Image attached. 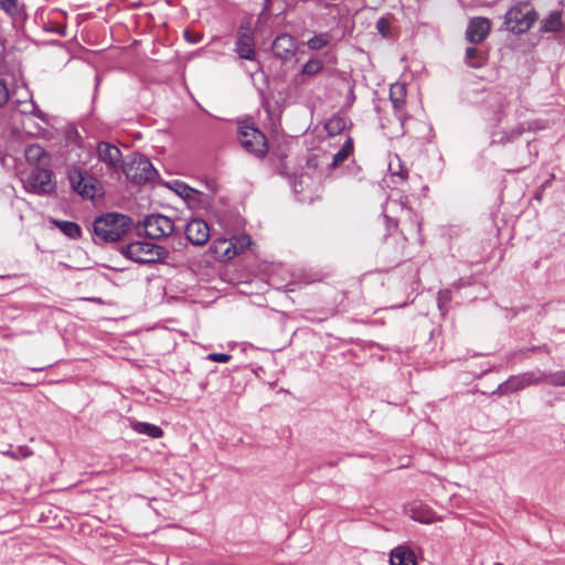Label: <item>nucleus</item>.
<instances>
[{"mask_svg":"<svg viewBox=\"0 0 565 565\" xmlns=\"http://www.w3.org/2000/svg\"><path fill=\"white\" fill-rule=\"evenodd\" d=\"M132 218L122 213L107 212L95 217L93 222V235L96 244L117 243L131 230Z\"/></svg>","mask_w":565,"mask_h":565,"instance_id":"1","label":"nucleus"},{"mask_svg":"<svg viewBox=\"0 0 565 565\" xmlns=\"http://www.w3.org/2000/svg\"><path fill=\"white\" fill-rule=\"evenodd\" d=\"M120 253L140 265L163 263L169 256L167 248L146 241H136L121 246Z\"/></svg>","mask_w":565,"mask_h":565,"instance_id":"2","label":"nucleus"},{"mask_svg":"<svg viewBox=\"0 0 565 565\" xmlns=\"http://www.w3.org/2000/svg\"><path fill=\"white\" fill-rule=\"evenodd\" d=\"M537 20V13L527 1L518 2L511 7L504 15L505 29L514 34H522L530 30Z\"/></svg>","mask_w":565,"mask_h":565,"instance_id":"3","label":"nucleus"},{"mask_svg":"<svg viewBox=\"0 0 565 565\" xmlns=\"http://www.w3.org/2000/svg\"><path fill=\"white\" fill-rule=\"evenodd\" d=\"M234 53L238 60H245L255 64L254 72L260 70V62L257 58L256 39L249 23H242L236 32Z\"/></svg>","mask_w":565,"mask_h":565,"instance_id":"4","label":"nucleus"},{"mask_svg":"<svg viewBox=\"0 0 565 565\" xmlns=\"http://www.w3.org/2000/svg\"><path fill=\"white\" fill-rule=\"evenodd\" d=\"M67 179L73 191L85 200H93L102 189L100 182L94 175L77 166L68 168Z\"/></svg>","mask_w":565,"mask_h":565,"instance_id":"5","label":"nucleus"},{"mask_svg":"<svg viewBox=\"0 0 565 565\" xmlns=\"http://www.w3.org/2000/svg\"><path fill=\"white\" fill-rule=\"evenodd\" d=\"M238 140L242 147L256 158H264L268 152L265 134L253 125H242L238 127Z\"/></svg>","mask_w":565,"mask_h":565,"instance_id":"6","label":"nucleus"},{"mask_svg":"<svg viewBox=\"0 0 565 565\" xmlns=\"http://www.w3.org/2000/svg\"><path fill=\"white\" fill-rule=\"evenodd\" d=\"M122 173H125L127 179L136 184L153 182L159 178V172L156 170L151 161L145 156H139L131 162L126 163Z\"/></svg>","mask_w":565,"mask_h":565,"instance_id":"7","label":"nucleus"},{"mask_svg":"<svg viewBox=\"0 0 565 565\" xmlns=\"http://www.w3.org/2000/svg\"><path fill=\"white\" fill-rule=\"evenodd\" d=\"M50 166L33 168L28 177V189L36 194H50L55 191L56 183Z\"/></svg>","mask_w":565,"mask_h":565,"instance_id":"8","label":"nucleus"},{"mask_svg":"<svg viewBox=\"0 0 565 565\" xmlns=\"http://www.w3.org/2000/svg\"><path fill=\"white\" fill-rule=\"evenodd\" d=\"M140 225H142L145 234L152 239L166 237L174 231V222L163 214L146 215Z\"/></svg>","mask_w":565,"mask_h":565,"instance_id":"9","label":"nucleus"},{"mask_svg":"<svg viewBox=\"0 0 565 565\" xmlns=\"http://www.w3.org/2000/svg\"><path fill=\"white\" fill-rule=\"evenodd\" d=\"M97 158L100 162L106 164L107 170L111 173L122 172L126 162L122 159L120 149L107 141H99L96 147Z\"/></svg>","mask_w":565,"mask_h":565,"instance_id":"10","label":"nucleus"},{"mask_svg":"<svg viewBox=\"0 0 565 565\" xmlns=\"http://www.w3.org/2000/svg\"><path fill=\"white\" fill-rule=\"evenodd\" d=\"M298 50L296 39L288 33L278 34L271 44V51L276 58L288 62L290 61Z\"/></svg>","mask_w":565,"mask_h":565,"instance_id":"11","label":"nucleus"},{"mask_svg":"<svg viewBox=\"0 0 565 565\" xmlns=\"http://www.w3.org/2000/svg\"><path fill=\"white\" fill-rule=\"evenodd\" d=\"M536 121L519 122L511 130H502L497 134L498 138H493L491 145L507 146L518 140L525 131H535L541 129Z\"/></svg>","mask_w":565,"mask_h":565,"instance_id":"12","label":"nucleus"},{"mask_svg":"<svg viewBox=\"0 0 565 565\" xmlns=\"http://www.w3.org/2000/svg\"><path fill=\"white\" fill-rule=\"evenodd\" d=\"M184 233L186 239L195 246L204 245L210 238V227L202 218L191 220L186 224Z\"/></svg>","mask_w":565,"mask_h":565,"instance_id":"13","label":"nucleus"},{"mask_svg":"<svg viewBox=\"0 0 565 565\" xmlns=\"http://www.w3.org/2000/svg\"><path fill=\"white\" fill-rule=\"evenodd\" d=\"M490 20L483 17L473 18L469 21L466 30V39L472 44L481 43L490 32Z\"/></svg>","mask_w":565,"mask_h":565,"instance_id":"14","label":"nucleus"},{"mask_svg":"<svg viewBox=\"0 0 565 565\" xmlns=\"http://www.w3.org/2000/svg\"><path fill=\"white\" fill-rule=\"evenodd\" d=\"M406 511L409 518L423 524H430L437 521L436 512L422 501L409 503Z\"/></svg>","mask_w":565,"mask_h":565,"instance_id":"15","label":"nucleus"},{"mask_svg":"<svg viewBox=\"0 0 565 565\" xmlns=\"http://www.w3.org/2000/svg\"><path fill=\"white\" fill-rule=\"evenodd\" d=\"M24 157L33 168L51 166V154L40 145H29L24 150Z\"/></svg>","mask_w":565,"mask_h":565,"instance_id":"16","label":"nucleus"},{"mask_svg":"<svg viewBox=\"0 0 565 565\" xmlns=\"http://www.w3.org/2000/svg\"><path fill=\"white\" fill-rule=\"evenodd\" d=\"M390 100L393 105L396 116L402 119V111L406 104V87L404 84L395 83L390 88Z\"/></svg>","mask_w":565,"mask_h":565,"instance_id":"17","label":"nucleus"},{"mask_svg":"<svg viewBox=\"0 0 565 565\" xmlns=\"http://www.w3.org/2000/svg\"><path fill=\"white\" fill-rule=\"evenodd\" d=\"M565 29L563 21V11L554 10L541 22V31L543 33H558Z\"/></svg>","mask_w":565,"mask_h":565,"instance_id":"18","label":"nucleus"},{"mask_svg":"<svg viewBox=\"0 0 565 565\" xmlns=\"http://www.w3.org/2000/svg\"><path fill=\"white\" fill-rule=\"evenodd\" d=\"M391 565H417L415 553L407 546L395 547L390 555Z\"/></svg>","mask_w":565,"mask_h":565,"instance_id":"19","label":"nucleus"},{"mask_svg":"<svg viewBox=\"0 0 565 565\" xmlns=\"http://www.w3.org/2000/svg\"><path fill=\"white\" fill-rule=\"evenodd\" d=\"M463 60L468 67L481 68L488 62V54L476 46H468Z\"/></svg>","mask_w":565,"mask_h":565,"instance_id":"20","label":"nucleus"},{"mask_svg":"<svg viewBox=\"0 0 565 565\" xmlns=\"http://www.w3.org/2000/svg\"><path fill=\"white\" fill-rule=\"evenodd\" d=\"M52 223L68 238L78 239L82 237V228L76 222L52 220Z\"/></svg>","mask_w":565,"mask_h":565,"instance_id":"21","label":"nucleus"},{"mask_svg":"<svg viewBox=\"0 0 565 565\" xmlns=\"http://www.w3.org/2000/svg\"><path fill=\"white\" fill-rule=\"evenodd\" d=\"M354 142L352 137H348L343 142L342 147L339 151L333 156L332 162L330 164L331 168H338L340 164L344 162L353 153Z\"/></svg>","mask_w":565,"mask_h":565,"instance_id":"22","label":"nucleus"},{"mask_svg":"<svg viewBox=\"0 0 565 565\" xmlns=\"http://www.w3.org/2000/svg\"><path fill=\"white\" fill-rule=\"evenodd\" d=\"M132 428L136 433H138L140 435H147L151 438H160L163 436L162 428L154 424L145 423V422H135L132 424Z\"/></svg>","mask_w":565,"mask_h":565,"instance_id":"23","label":"nucleus"},{"mask_svg":"<svg viewBox=\"0 0 565 565\" xmlns=\"http://www.w3.org/2000/svg\"><path fill=\"white\" fill-rule=\"evenodd\" d=\"M347 128V119L340 115H333L324 125L329 136H337L344 131Z\"/></svg>","mask_w":565,"mask_h":565,"instance_id":"24","label":"nucleus"},{"mask_svg":"<svg viewBox=\"0 0 565 565\" xmlns=\"http://www.w3.org/2000/svg\"><path fill=\"white\" fill-rule=\"evenodd\" d=\"M0 9L12 19L20 18L23 12V8L19 4L18 0H0Z\"/></svg>","mask_w":565,"mask_h":565,"instance_id":"25","label":"nucleus"},{"mask_svg":"<svg viewBox=\"0 0 565 565\" xmlns=\"http://www.w3.org/2000/svg\"><path fill=\"white\" fill-rule=\"evenodd\" d=\"M526 387L532 385L546 384V372L542 370H533L522 373Z\"/></svg>","mask_w":565,"mask_h":565,"instance_id":"26","label":"nucleus"},{"mask_svg":"<svg viewBox=\"0 0 565 565\" xmlns=\"http://www.w3.org/2000/svg\"><path fill=\"white\" fill-rule=\"evenodd\" d=\"M323 70V62L319 58H310L305 63L301 70L302 75L316 76Z\"/></svg>","mask_w":565,"mask_h":565,"instance_id":"27","label":"nucleus"},{"mask_svg":"<svg viewBox=\"0 0 565 565\" xmlns=\"http://www.w3.org/2000/svg\"><path fill=\"white\" fill-rule=\"evenodd\" d=\"M169 188L184 199L191 198L199 193V191L192 189L186 183L179 180H174L172 183H170Z\"/></svg>","mask_w":565,"mask_h":565,"instance_id":"28","label":"nucleus"},{"mask_svg":"<svg viewBox=\"0 0 565 565\" xmlns=\"http://www.w3.org/2000/svg\"><path fill=\"white\" fill-rule=\"evenodd\" d=\"M330 42V36L328 33L316 34L310 38L307 42V45L310 50L318 51L327 46Z\"/></svg>","mask_w":565,"mask_h":565,"instance_id":"29","label":"nucleus"},{"mask_svg":"<svg viewBox=\"0 0 565 565\" xmlns=\"http://www.w3.org/2000/svg\"><path fill=\"white\" fill-rule=\"evenodd\" d=\"M451 291L449 289H444L438 292L437 306L441 316L448 312V303L451 301Z\"/></svg>","mask_w":565,"mask_h":565,"instance_id":"30","label":"nucleus"},{"mask_svg":"<svg viewBox=\"0 0 565 565\" xmlns=\"http://www.w3.org/2000/svg\"><path fill=\"white\" fill-rule=\"evenodd\" d=\"M546 384L565 386V371L546 372Z\"/></svg>","mask_w":565,"mask_h":565,"instance_id":"31","label":"nucleus"},{"mask_svg":"<svg viewBox=\"0 0 565 565\" xmlns=\"http://www.w3.org/2000/svg\"><path fill=\"white\" fill-rule=\"evenodd\" d=\"M508 382H509V385H510V391L512 393L519 392V391H522V390L526 388V385H525L524 377H523L522 373L509 376L508 377Z\"/></svg>","mask_w":565,"mask_h":565,"instance_id":"32","label":"nucleus"},{"mask_svg":"<svg viewBox=\"0 0 565 565\" xmlns=\"http://www.w3.org/2000/svg\"><path fill=\"white\" fill-rule=\"evenodd\" d=\"M375 28L379 32V34L382 35V38L387 39L390 38V31H391V20L387 17H381L375 24Z\"/></svg>","mask_w":565,"mask_h":565,"instance_id":"33","label":"nucleus"},{"mask_svg":"<svg viewBox=\"0 0 565 565\" xmlns=\"http://www.w3.org/2000/svg\"><path fill=\"white\" fill-rule=\"evenodd\" d=\"M493 100L495 103V109L493 111V120L495 121L497 125H499L502 119H503V103H502V98L501 96L499 95H494L493 97Z\"/></svg>","mask_w":565,"mask_h":565,"instance_id":"34","label":"nucleus"},{"mask_svg":"<svg viewBox=\"0 0 565 565\" xmlns=\"http://www.w3.org/2000/svg\"><path fill=\"white\" fill-rule=\"evenodd\" d=\"M231 359H232V355L226 354V353H210L207 355V360H211V361L217 362V363H226Z\"/></svg>","mask_w":565,"mask_h":565,"instance_id":"35","label":"nucleus"},{"mask_svg":"<svg viewBox=\"0 0 565 565\" xmlns=\"http://www.w3.org/2000/svg\"><path fill=\"white\" fill-rule=\"evenodd\" d=\"M9 100V90L7 84L0 78V107H2Z\"/></svg>","mask_w":565,"mask_h":565,"instance_id":"36","label":"nucleus"},{"mask_svg":"<svg viewBox=\"0 0 565 565\" xmlns=\"http://www.w3.org/2000/svg\"><path fill=\"white\" fill-rule=\"evenodd\" d=\"M511 393L512 392L510 391V385H509L508 380L502 382L501 384H499L497 390L493 392V394H498V395H508Z\"/></svg>","mask_w":565,"mask_h":565,"instance_id":"37","label":"nucleus"},{"mask_svg":"<svg viewBox=\"0 0 565 565\" xmlns=\"http://www.w3.org/2000/svg\"><path fill=\"white\" fill-rule=\"evenodd\" d=\"M34 116H36L39 119H41L42 121L46 122L47 121V116L46 114H44L41 109L38 108V106L35 104H33V111Z\"/></svg>","mask_w":565,"mask_h":565,"instance_id":"38","label":"nucleus"},{"mask_svg":"<svg viewBox=\"0 0 565 565\" xmlns=\"http://www.w3.org/2000/svg\"><path fill=\"white\" fill-rule=\"evenodd\" d=\"M526 149L530 153V160H529V164H530V163H533L535 158L537 157V150H535L534 153L532 152V142L531 141H529L526 143Z\"/></svg>","mask_w":565,"mask_h":565,"instance_id":"39","label":"nucleus"},{"mask_svg":"<svg viewBox=\"0 0 565 565\" xmlns=\"http://www.w3.org/2000/svg\"><path fill=\"white\" fill-rule=\"evenodd\" d=\"M355 100V95L352 88L349 89V94L347 96V104L351 106Z\"/></svg>","mask_w":565,"mask_h":565,"instance_id":"40","label":"nucleus"},{"mask_svg":"<svg viewBox=\"0 0 565 565\" xmlns=\"http://www.w3.org/2000/svg\"><path fill=\"white\" fill-rule=\"evenodd\" d=\"M386 227L390 230L392 225L396 227L397 223L387 215H384Z\"/></svg>","mask_w":565,"mask_h":565,"instance_id":"41","label":"nucleus"},{"mask_svg":"<svg viewBox=\"0 0 565 565\" xmlns=\"http://www.w3.org/2000/svg\"><path fill=\"white\" fill-rule=\"evenodd\" d=\"M271 4H273V0H264L263 12L270 11Z\"/></svg>","mask_w":565,"mask_h":565,"instance_id":"42","label":"nucleus"},{"mask_svg":"<svg viewBox=\"0 0 565 565\" xmlns=\"http://www.w3.org/2000/svg\"><path fill=\"white\" fill-rule=\"evenodd\" d=\"M231 247H233V248H234L233 255H235V254H237V253H238L236 245H235V244H231V246H228V247L226 248L225 253H224L227 257H231V255H230Z\"/></svg>","mask_w":565,"mask_h":565,"instance_id":"43","label":"nucleus"},{"mask_svg":"<svg viewBox=\"0 0 565 565\" xmlns=\"http://www.w3.org/2000/svg\"><path fill=\"white\" fill-rule=\"evenodd\" d=\"M87 300L89 301H93V302H97V303H100L102 302V299L100 298H88Z\"/></svg>","mask_w":565,"mask_h":565,"instance_id":"44","label":"nucleus"},{"mask_svg":"<svg viewBox=\"0 0 565 565\" xmlns=\"http://www.w3.org/2000/svg\"><path fill=\"white\" fill-rule=\"evenodd\" d=\"M243 241H246V244H250V238L247 236L242 237Z\"/></svg>","mask_w":565,"mask_h":565,"instance_id":"45","label":"nucleus"},{"mask_svg":"<svg viewBox=\"0 0 565 565\" xmlns=\"http://www.w3.org/2000/svg\"><path fill=\"white\" fill-rule=\"evenodd\" d=\"M335 465H337L335 461H330V462L327 463L328 467H334Z\"/></svg>","mask_w":565,"mask_h":565,"instance_id":"46","label":"nucleus"},{"mask_svg":"<svg viewBox=\"0 0 565 565\" xmlns=\"http://www.w3.org/2000/svg\"><path fill=\"white\" fill-rule=\"evenodd\" d=\"M44 369H45V367H44V366H42V367H33V369H31V370H32V371H43Z\"/></svg>","mask_w":565,"mask_h":565,"instance_id":"47","label":"nucleus"},{"mask_svg":"<svg viewBox=\"0 0 565 565\" xmlns=\"http://www.w3.org/2000/svg\"><path fill=\"white\" fill-rule=\"evenodd\" d=\"M11 276L10 275H2L0 276L1 279H6V278H10Z\"/></svg>","mask_w":565,"mask_h":565,"instance_id":"48","label":"nucleus"},{"mask_svg":"<svg viewBox=\"0 0 565 565\" xmlns=\"http://www.w3.org/2000/svg\"><path fill=\"white\" fill-rule=\"evenodd\" d=\"M495 565H503V564H501V563H495Z\"/></svg>","mask_w":565,"mask_h":565,"instance_id":"49","label":"nucleus"},{"mask_svg":"<svg viewBox=\"0 0 565 565\" xmlns=\"http://www.w3.org/2000/svg\"><path fill=\"white\" fill-rule=\"evenodd\" d=\"M384 0H380V2H383Z\"/></svg>","mask_w":565,"mask_h":565,"instance_id":"50","label":"nucleus"}]
</instances>
